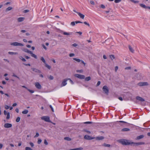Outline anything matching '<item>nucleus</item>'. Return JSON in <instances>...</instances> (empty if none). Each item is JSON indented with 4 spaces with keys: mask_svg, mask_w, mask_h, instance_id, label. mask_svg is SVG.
<instances>
[{
    "mask_svg": "<svg viewBox=\"0 0 150 150\" xmlns=\"http://www.w3.org/2000/svg\"><path fill=\"white\" fill-rule=\"evenodd\" d=\"M11 45H12L14 46H23V45L22 43H18L17 42H14L11 43Z\"/></svg>",
    "mask_w": 150,
    "mask_h": 150,
    "instance_id": "1",
    "label": "nucleus"
},
{
    "mask_svg": "<svg viewBox=\"0 0 150 150\" xmlns=\"http://www.w3.org/2000/svg\"><path fill=\"white\" fill-rule=\"evenodd\" d=\"M103 90L104 92L107 95L109 93V89L108 87L106 86H105L103 88Z\"/></svg>",
    "mask_w": 150,
    "mask_h": 150,
    "instance_id": "2",
    "label": "nucleus"
},
{
    "mask_svg": "<svg viewBox=\"0 0 150 150\" xmlns=\"http://www.w3.org/2000/svg\"><path fill=\"white\" fill-rule=\"evenodd\" d=\"M41 119L42 120H44L46 122H51V121L50 119V118L48 116H42L41 117Z\"/></svg>",
    "mask_w": 150,
    "mask_h": 150,
    "instance_id": "3",
    "label": "nucleus"
},
{
    "mask_svg": "<svg viewBox=\"0 0 150 150\" xmlns=\"http://www.w3.org/2000/svg\"><path fill=\"white\" fill-rule=\"evenodd\" d=\"M74 76L79 79H84L85 78V76L84 75L76 74L74 75Z\"/></svg>",
    "mask_w": 150,
    "mask_h": 150,
    "instance_id": "4",
    "label": "nucleus"
},
{
    "mask_svg": "<svg viewBox=\"0 0 150 150\" xmlns=\"http://www.w3.org/2000/svg\"><path fill=\"white\" fill-rule=\"evenodd\" d=\"M84 138L87 140H91L95 139V137H91L89 135H86L84 136Z\"/></svg>",
    "mask_w": 150,
    "mask_h": 150,
    "instance_id": "5",
    "label": "nucleus"
},
{
    "mask_svg": "<svg viewBox=\"0 0 150 150\" xmlns=\"http://www.w3.org/2000/svg\"><path fill=\"white\" fill-rule=\"evenodd\" d=\"M138 85L140 86H148L149 85V84L147 82H144L139 83Z\"/></svg>",
    "mask_w": 150,
    "mask_h": 150,
    "instance_id": "6",
    "label": "nucleus"
},
{
    "mask_svg": "<svg viewBox=\"0 0 150 150\" xmlns=\"http://www.w3.org/2000/svg\"><path fill=\"white\" fill-rule=\"evenodd\" d=\"M130 144V143L129 142L128 140L125 139H122V144L128 145Z\"/></svg>",
    "mask_w": 150,
    "mask_h": 150,
    "instance_id": "7",
    "label": "nucleus"
},
{
    "mask_svg": "<svg viewBox=\"0 0 150 150\" xmlns=\"http://www.w3.org/2000/svg\"><path fill=\"white\" fill-rule=\"evenodd\" d=\"M4 127L6 128H10L12 127V125L9 123H6L4 124Z\"/></svg>",
    "mask_w": 150,
    "mask_h": 150,
    "instance_id": "8",
    "label": "nucleus"
},
{
    "mask_svg": "<svg viewBox=\"0 0 150 150\" xmlns=\"http://www.w3.org/2000/svg\"><path fill=\"white\" fill-rule=\"evenodd\" d=\"M129 125V124L127 122L122 121V127H128Z\"/></svg>",
    "mask_w": 150,
    "mask_h": 150,
    "instance_id": "9",
    "label": "nucleus"
},
{
    "mask_svg": "<svg viewBox=\"0 0 150 150\" xmlns=\"http://www.w3.org/2000/svg\"><path fill=\"white\" fill-rule=\"evenodd\" d=\"M35 86L38 89H40L41 88V86L40 84L38 82H36L35 83Z\"/></svg>",
    "mask_w": 150,
    "mask_h": 150,
    "instance_id": "10",
    "label": "nucleus"
},
{
    "mask_svg": "<svg viewBox=\"0 0 150 150\" xmlns=\"http://www.w3.org/2000/svg\"><path fill=\"white\" fill-rule=\"evenodd\" d=\"M67 79H65L62 82L61 85V86L62 87L65 86L67 84Z\"/></svg>",
    "mask_w": 150,
    "mask_h": 150,
    "instance_id": "11",
    "label": "nucleus"
},
{
    "mask_svg": "<svg viewBox=\"0 0 150 150\" xmlns=\"http://www.w3.org/2000/svg\"><path fill=\"white\" fill-rule=\"evenodd\" d=\"M31 69L37 73H41V71L37 69L34 68H31Z\"/></svg>",
    "mask_w": 150,
    "mask_h": 150,
    "instance_id": "12",
    "label": "nucleus"
},
{
    "mask_svg": "<svg viewBox=\"0 0 150 150\" xmlns=\"http://www.w3.org/2000/svg\"><path fill=\"white\" fill-rule=\"evenodd\" d=\"M136 98L137 100H138L142 102L144 101L145 100L143 98L139 96H137Z\"/></svg>",
    "mask_w": 150,
    "mask_h": 150,
    "instance_id": "13",
    "label": "nucleus"
},
{
    "mask_svg": "<svg viewBox=\"0 0 150 150\" xmlns=\"http://www.w3.org/2000/svg\"><path fill=\"white\" fill-rule=\"evenodd\" d=\"M95 138L96 140H100L104 139V137L103 136L97 137H95Z\"/></svg>",
    "mask_w": 150,
    "mask_h": 150,
    "instance_id": "14",
    "label": "nucleus"
},
{
    "mask_svg": "<svg viewBox=\"0 0 150 150\" xmlns=\"http://www.w3.org/2000/svg\"><path fill=\"white\" fill-rule=\"evenodd\" d=\"M25 19L24 17H19L18 18L17 21L18 22H21L23 21Z\"/></svg>",
    "mask_w": 150,
    "mask_h": 150,
    "instance_id": "15",
    "label": "nucleus"
},
{
    "mask_svg": "<svg viewBox=\"0 0 150 150\" xmlns=\"http://www.w3.org/2000/svg\"><path fill=\"white\" fill-rule=\"evenodd\" d=\"M133 143L136 145L138 146L140 145L144 144H145V143L143 142H140L138 143Z\"/></svg>",
    "mask_w": 150,
    "mask_h": 150,
    "instance_id": "16",
    "label": "nucleus"
},
{
    "mask_svg": "<svg viewBox=\"0 0 150 150\" xmlns=\"http://www.w3.org/2000/svg\"><path fill=\"white\" fill-rule=\"evenodd\" d=\"M77 14L81 18L83 19L84 18L85 16L84 15L81 13L80 12L78 13Z\"/></svg>",
    "mask_w": 150,
    "mask_h": 150,
    "instance_id": "17",
    "label": "nucleus"
},
{
    "mask_svg": "<svg viewBox=\"0 0 150 150\" xmlns=\"http://www.w3.org/2000/svg\"><path fill=\"white\" fill-rule=\"evenodd\" d=\"M129 50L132 53H134V50L133 49V48L130 46V45H129Z\"/></svg>",
    "mask_w": 150,
    "mask_h": 150,
    "instance_id": "18",
    "label": "nucleus"
},
{
    "mask_svg": "<svg viewBox=\"0 0 150 150\" xmlns=\"http://www.w3.org/2000/svg\"><path fill=\"white\" fill-rule=\"evenodd\" d=\"M23 50L25 52H27L28 53L30 54V53H31V51L30 50H29L27 49H25Z\"/></svg>",
    "mask_w": 150,
    "mask_h": 150,
    "instance_id": "19",
    "label": "nucleus"
},
{
    "mask_svg": "<svg viewBox=\"0 0 150 150\" xmlns=\"http://www.w3.org/2000/svg\"><path fill=\"white\" fill-rule=\"evenodd\" d=\"M144 137V136L143 135H141L140 136H137V137L136 139L137 140L140 139H141L142 138H143Z\"/></svg>",
    "mask_w": 150,
    "mask_h": 150,
    "instance_id": "20",
    "label": "nucleus"
},
{
    "mask_svg": "<svg viewBox=\"0 0 150 150\" xmlns=\"http://www.w3.org/2000/svg\"><path fill=\"white\" fill-rule=\"evenodd\" d=\"M8 53L9 54H11V55H13V54L16 55V54H18V53L17 52H8Z\"/></svg>",
    "mask_w": 150,
    "mask_h": 150,
    "instance_id": "21",
    "label": "nucleus"
},
{
    "mask_svg": "<svg viewBox=\"0 0 150 150\" xmlns=\"http://www.w3.org/2000/svg\"><path fill=\"white\" fill-rule=\"evenodd\" d=\"M30 54H31V56L32 57H34L35 59L37 58V56L35 54H33L32 51L31 52V53H30Z\"/></svg>",
    "mask_w": 150,
    "mask_h": 150,
    "instance_id": "22",
    "label": "nucleus"
},
{
    "mask_svg": "<svg viewBox=\"0 0 150 150\" xmlns=\"http://www.w3.org/2000/svg\"><path fill=\"white\" fill-rule=\"evenodd\" d=\"M140 6L142 8H147V6H146L144 4H139Z\"/></svg>",
    "mask_w": 150,
    "mask_h": 150,
    "instance_id": "23",
    "label": "nucleus"
},
{
    "mask_svg": "<svg viewBox=\"0 0 150 150\" xmlns=\"http://www.w3.org/2000/svg\"><path fill=\"white\" fill-rule=\"evenodd\" d=\"M19 58L23 62H25L26 60L25 59L23 58L22 56H20L19 57Z\"/></svg>",
    "mask_w": 150,
    "mask_h": 150,
    "instance_id": "24",
    "label": "nucleus"
},
{
    "mask_svg": "<svg viewBox=\"0 0 150 150\" xmlns=\"http://www.w3.org/2000/svg\"><path fill=\"white\" fill-rule=\"evenodd\" d=\"M63 33L64 35H69L71 34V33H67L65 32H63Z\"/></svg>",
    "mask_w": 150,
    "mask_h": 150,
    "instance_id": "25",
    "label": "nucleus"
},
{
    "mask_svg": "<svg viewBox=\"0 0 150 150\" xmlns=\"http://www.w3.org/2000/svg\"><path fill=\"white\" fill-rule=\"evenodd\" d=\"M131 2L134 3V4H138L139 2V1H135L134 0H129Z\"/></svg>",
    "mask_w": 150,
    "mask_h": 150,
    "instance_id": "26",
    "label": "nucleus"
},
{
    "mask_svg": "<svg viewBox=\"0 0 150 150\" xmlns=\"http://www.w3.org/2000/svg\"><path fill=\"white\" fill-rule=\"evenodd\" d=\"M91 79V78L90 76H88L85 78V80L86 81H88Z\"/></svg>",
    "mask_w": 150,
    "mask_h": 150,
    "instance_id": "27",
    "label": "nucleus"
},
{
    "mask_svg": "<svg viewBox=\"0 0 150 150\" xmlns=\"http://www.w3.org/2000/svg\"><path fill=\"white\" fill-rule=\"evenodd\" d=\"M28 112V110H25L23 111L22 112V113L23 114H26Z\"/></svg>",
    "mask_w": 150,
    "mask_h": 150,
    "instance_id": "28",
    "label": "nucleus"
},
{
    "mask_svg": "<svg viewBox=\"0 0 150 150\" xmlns=\"http://www.w3.org/2000/svg\"><path fill=\"white\" fill-rule=\"evenodd\" d=\"M102 145L105 147H110V144L105 143L103 144Z\"/></svg>",
    "mask_w": 150,
    "mask_h": 150,
    "instance_id": "29",
    "label": "nucleus"
},
{
    "mask_svg": "<svg viewBox=\"0 0 150 150\" xmlns=\"http://www.w3.org/2000/svg\"><path fill=\"white\" fill-rule=\"evenodd\" d=\"M109 57L112 60H113V59H115V57L113 55H110L109 56Z\"/></svg>",
    "mask_w": 150,
    "mask_h": 150,
    "instance_id": "30",
    "label": "nucleus"
},
{
    "mask_svg": "<svg viewBox=\"0 0 150 150\" xmlns=\"http://www.w3.org/2000/svg\"><path fill=\"white\" fill-rule=\"evenodd\" d=\"M130 130V129L128 128H124L122 129V131H127Z\"/></svg>",
    "mask_w": 150,
    "mask_h": 150,
    "instance_id": "31",
    "label": "nucleus"
},
{
    "mask_svg": "<svg viewBox=\"0 0 150 150\" xmlns=\"http://www.w3.org/2000/svg\"><path fill=\"white\" fill-rule=\"evenodd\" d=\"M64 139L68 141H70L71 140V139L69 137H65L64 138Z\"/></svg>",
    "mask_w": 150,
    "mask_h": 150,
    "instance_id": "32",
    "label": "nucleus"
},
{
    "mask_svg": "<svg viewBox=\"0 0 150 150\" xmlns=\"http://www.w3.org/2000/svg\"><path fill=\"white\" fill-rule=\"evenodd\" d=\"M73 59L74 60L76 61V62H80L81 61V60L79 59H77L76 58H73Z\"/></svg>",
    "mask_w": 150,
    "mask_h": 150,
    "instance_id": "33",
    "label": "nucleus"
},
{
    "mask_svg": "<svg viewBox=\"0 0 150 150\" xmlns=\"http://www.w3.org/2000/svg\"><path fill=\"white\" fill-rule=\"evenodd\" d=\"M41 60L45 64L46 63V61L43 57H42L41 58Z\"/></svg>",
    "mask_w": 150,
    "mask_h": 150,
    "instance_id": "34",
    "label": "nucleus"
},
{
    "mask_svg": "<svg viewBox=\"0 0 150 150\" xmlns=\"http://www.w3.org/2000/svg\"><path fill=\"white\" fill-rule=\"evenodd\" d=\"M83 149V148L81 147L78 148L74 149H71L72 150H82Z\"/></svg>",
    "mask_w": 150,
    "mask_h": 150,
    "instance_id": "35",
    "label": "nucleus"
},
{
    "mask_svg": "<svg viewBox=\"0 0 150 150\" xmlns=\"http://www.w3.org/2000/svg\"><path fill=\"white\" fill-rule=\"evenodd\" d=\"M45 64V67H47L48 69H51V67L50 66L48 65L46 63Z\"/></svg>",
    "mask_w": 150,
    "mask_h": 150,
    "instance_id": "36",
    "label": "nucleus"
},
{
    "mask_svg": "<svg viewBox=\"0 0 150 150\" xmlns=\"http://www.w3.org/2000/svg\"><path fill=\"white\" fill-rule=\"evenodd\" d=\"M10 113L9 112H8L7 113V117H6V118L7 119H9L10 118Z\"/></svg>",
    "mask_w": 150,
    "mask_h": 150,
    "instance_id": "37",
    "label": "nucleus"
},
{
    "mask_svg": "<svg viewBox=\"0 0 150 150\" xmlns=\"http://www.w3.org/2000/svg\"><path fill=\"white\" fill-rule=\"evenodd\" d=\"M48 78L51 80H52L54 79V77L53 76L51 75L48 77Z\"/></svg>",
    "mask_w": 150,
    "mask_h": 150,
    "instance_id": "38",
    "label": "nucleus"
},
{
    "mask_svg": "<svg viewBox=\"0 0 150 150\" xmlns=\"http://www.w3.org/2000/svg\"><path fill=\"white\" fill-rule=\"evenodd\" d=\"M12 8L11 7H9L6 9V11H9L11 10Z\"/></svg>",
    "mask_w": 150,
    "mask_h": 150,
    "instance_id": "39",
    "label": "nucleus"
},
{
    "mask_svg": "<svg viewBox=\"0 0 150 150\" xmlns=\"http://www.w3.org/2000/svg\"><path fill=\"white\" fill-rule=\"evenodd\" d=\"M20 120V118L19 117H18L16 119V121L17 122H19Z\"/></svg>",
    "mask_w": 150,
    "mask_h": 150,
    "instance_id": "40",
    "label": "nucleus"
},
{
    "mask_svg": "<svg viewBox=\"0 0 150 150\" xmlns=\"http://www.w3.org/2000/svg\"><path fill=\"white\" fill-rule=\"evenodd\" d=\"M83 131L87 132V133H88V134H89L91 133L89 131H88L87 129H84L83 130Z\"/></svg>",
    "mask_w": 150,
    "mask_h": 150,
    "instance_id": "41",
    "label": "nucleus"
},
{
    "mask_svg": "<svg viewBox=\"0 0 150 150\" xmlns=\"http://www.w3.org/2000/svg\"><path fill=\"white\" fill-rule=\"evenodd\" d=\"M84 123L87 124H91L93 123V122H84Z\"/></svg>",
    "mask_w": 150,
    "mask_h": 150,
    "instance_id": "42",
    "label": "nucleus"
},
{
    "mask_svg": "<svg viewBox=\"0 0 150 150\" xmlns=\"http://www.w3.org/2000/svg\"><path fill=\"white\" fill-rule=\"evenodd\" d=\"M25 150H33L32 149H31L29 147H26L25 148Z\"/></svg>",
    "mask_w": 150,
    "mask_h": 150,
    "instance_id": "43",
    "label": "nucleus"
},
{
    "mask_svg": "<svg viewBox=\"0 0 150 150\" xmlns=\"http://www.w3.org/2000/svg\"><path fill=\"white\" fill-rule=\"evenodd\" d=\"M69 80L70 81V83L72 84H74V82H73V81L72 80H71V79H67V80Z\"/></svg>",
    "mask_w": 150,
    "mask_h": 150,
    "instance_id": "44",
    "label": "nucleus"
},
{
    "mask_svg": "<svg viewBox=\"0 0 150 150\" xmlns=\"http://www.w3.org/2000/svg\"><path fill=\"white\" fill-rule=\"evenodd\" d=\"M77 72H79L80 73H82L83 72V70L82 69L81 70H77L76 71Z\"/></svg>",
    "mask_w": 150,
    "mask_h": 150,
    "instance_id": "45",
    "label": "nucleus"
},
{
    "mask_svg": "<svg viewBox=\"0 0 150 150\" xmlns=\"http://www.w3.org/2000/svg\"><path fill=\"white\" fill-rule=\"evenodd\" d=\"M27 90L31 93H33L34 92V91L33 90H32L29 89H27Z\"/></svg>",
    "mask_w": 150,
    "mask_h": 150,
    "instance_id": "46",
    "label": "nucleus"
},
{
    "mask_svg": "<svg viewBox=\"0 0 150 150\" xmlns=\"http://www.w3.org/2000/svg\"><path fill=\"white\" fill-rule=\"evenodd\" d=\"M125 70H130L131 69V67H126L125 68Z\"/></svg>",
    "mask_w": 150,
    "mask_h": 150,
    "instance_id": "47",
    "label": "nucleus"
},
{
    "mask_svg": "<svg viewBox=\"0 0 150 150\" xmlns=\"http://www.w3.org/2000/svg\"><path fill=\"white\" fill-rule=\"evenodd\" d=\"M71 25L73 26H74L75 25V22H71Z\"/></svg>",
    "mask_w": 150,
    "mask_h": 150,
    "instance_id": "48",
    "label": "nucleus"
},
{
    "mask_svg": "<svg viewBox=\"0 0 150 150\" xmlns=\"http://www.w3.org/2000/svg\"><path fill=\"white\" fill-rule=\"evenodd\" d=\"M29 11V10L28 9L25 10L23 11V13H24L28 12Z\"/></svg>",
    "mask_w": 150,
    "mask_h": 150,
    "instance_id": "49",
    "label": "nucleus"
},
{
    "mask_svg": "<svg viewBox=\"0 0 150 150\" xmlns=\"http://www.w3.org/2000/svg\"><path fill=\"white\" fill-rule=\"evenodd\" d=\"M39 136V134L38 133L36 132V135L34 136V137H38Z\"/></svg>",
    "mask_w": 150,
    "mask_h": 150,
    "instance_id": "50",
    "label": "nucleus"
},
{
    "mask_svg": "<svg viewBox=\"0 0 150 150\" xmlns=\"http://www.w3.org/2000/svg\"><path fill=\"white\" fill-rule=\"evenodd\" d=\"M42 47L45 50H46L47 49V47H45V45L44 44H42Z\"/></svg>",
    "mask_w": 150,
    "mask_h": 150,
    "instance_id": "51",
    "label": "nucleus"
},
{
    "mask_svg": "<svg viewBox=\"0 0 150 150\" xmlns=\"http://www.w3.org/2000/svg\"><path fill=\"white\" fill-rule=\"evenodd\" d=\"M83 23L85 24V25H88V27H90V25L88 23L86 22H83Z\"/></svg>",
    "mask_w": 150,
    "mask_h": 150,
    "instance_id": "52",
    "label": "nucleus"
},
{
    "mask_svg": "<svg viewBox=\"0 0 150 150\" xmlns=\"http://www.w3.org/2000/svg\"><path fill=\"white\" fill-rule=\"evenodd\" d=\"M75 54L74 53H70L69 54V56L70 57H72L73 56H74Z\"/></svg>",
    "mask_w": 150,
    "mask_h": 150,
    "instance_id": "53",
    "label": "nucleus"
},
{
    "mask_svg": "<svg viewBox=\"0 0 150 150\" xmlns=\"http://www.w3.org/2000/svg\"><path fill=\"white\" fill-rule=\"evenodd\" d=\"M44 143L46 145H47L48 144V143L46 139H45L44 140Z\"/></svg>",
    "mask_w": 150,
    "mask_h": 150,
    "instance_id": "54",
    "label": "nucleus"
},
{
    "mask_svg": "<svg viewBox=\"0 0 150 150\" xmlns=\"http://www.w3.org/2000/svg\"><path fill=\"white\" fill-rule=\"evenodd\" d=\"M42 142V140L41 139H39L38 141V143L40 144Z\"/></svg>",
    "mask_w": 150,
    "mask_h": 150,
    "instance_id": "55",
    "label": "nucleus"
},
{
    "mask_svg": "<svg viewBox=\"0 0 150 150\" xmlns=\"http://www.w3.org/2000/svg\"><path fill=\"white\" fill-rule=\"evenodd\" d=\"M121 1V0H115V2L116 3H118Z\"/></svg>",
    "mask_w": 150,
    "mask_h": 150,
    "instance_id": "56",
    "label": "nucleus"
},
{
    "mask_svg": "<svg viewBox=\"0 0 150 150\" xmlns=\"http://www.w3.org/2000/svg\"><path fill=\"white\" fill-rule=\"evenodd\" d=\"M100 84V81H98L96 84V86H99Z\"/></svg>",
    "mask_w": 150,
    "mask_h": 150,
    "instance_id": "57",
    "label": "nucleus"
},
{
    "mask_svg": "<svg viewBox=\"0 0 150 150\" xmlns=\"http://www.w3.org/2000/svg\"><path fill=\"white\" fill-rule=\"evenodd\" d=\"M12 76L16 77L18 79H19V77H18V76H16V75H15L14 74H13L12 75Z\"/></svg>",
    "mask_w": 150,
    "mask_h": 150,
    "instance_id": "58",
    "label": "nucleus"
},
{
    "mask_svg": "<svg viewBox=\"0 0 150 150\" xmlns=\"http://www.w3.org/2000/svg\"><path fill=\"white\" fill-rule=\"evenodd\" d=\"M30 144L32 147H33L34 146V144L32 142H30Z\"/></svg>",
    "mask_w": 150,
    "mask_h": 150,
    "instance_id": "59",
    "label": "nucleus"
},
{
    "mask_svg": "<svg viewBox=\"0 0 150 150\" xmlns=\"http://www.w3.org/2000/svg\"><path fill=\"white\" fill-rule=\"evenodd\" d=\"M100 7L103 8H105V6L104 5H103V4H101L100 5Z\"/></svg>",
    "mask_w": 150,
    "mask_h": 150,
    "instance_id": "60",
    "label": "nucleus"
},
{
    "mask_svg": "<svg viewBox=\"0 0 150 150\" xmlns=\"http://www.w3.org/2000/svg\"><path fill=\"white\" fill-rule=\"evenodd\" d=\"M23 64L26 66H30V64H25V63H23Z\"/></svg>",
    "mask_w": 150,
    "mask_h": 150,
    "instance_id": "61",
    "label": "nucleus"
},
{
    "mask_svg": "<svg viewBox=\"0 0 150 150\" xmlns=\"http://www.w3.org/2000/svg\"><path fill=\"white\" fill-rule=\"evenodd\" d=\"M5 109H9V108H10L7 105H6L5 106Z\"/></svg>",
    "mask_w": 150,
    "mask_h": 150,
    "instance_id": "62",
    "label": "nucleus"
},
{
    "mask_svg": "<svg viewBox=\"0 0 150 150\" xmlns=\"http://www.w3.org/2000/svg\"><path fill=\"white\" fill-rule=\"evenodd\" d=\"M90 3L92 5H94L95 4V3L93 1H90Z\"/></svg>",
    "mask_w": 150,
    "mask_h": 150,
    "instance_id": "63",
    "label": "nucleus"
},
{
    "mask_svg": "<svg viewBox=\"0 0 150 150\" xmlns=\"http://www.w3.org/2000/svg\"><path fill=\"white\" fill-rule=\"evenodd\" d=\"M72 45L74 47H76L78 45L76 43H74Z\"/></svg>",
    "mask_w": 150,
    "mask_h": 150,
    "instance_id": "64",
    "label": "nucleus"
}]
</instances>
